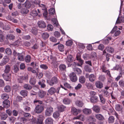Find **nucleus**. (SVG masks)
I'll return each mask as SVG.
<instances>
[{"instance_id":"nucleus-1","label":"nucleus","mask_w":124,"mask_h":124,"mask_svg":"<svg viewBox=\"0 0 124 124\" xmlns=\"http://www.w3.org/2000/svg\"><path fill=\"white\" fill-rule=\"evenodd\" d=\"M44 106L43 105H38L35 108L34 111L37 114H40L44 110Z\"/></svg>"},{"instance_id":"nucleus-2","label":"nucleus","mask_w":124,"mask_h":124,"mask_svg":"<svg viewBox=\"0 0 124 124\" xmlns=\"http://www.w3.org/2000/svg\"><path fill=\"white\" fill-rule=\"evenodd\" d=\"M53 109L52 107L49 106L46 108L45 110V115L46 116H49L52 114Z\"/></svg>"},{"instance_id":"nucleus-3","label":"nucleus","mask_w":124,"mask_h":124,"mask_svg":"<svg viewBox=\"0 0 124 124\" xmlns=\"http://www.w3.org/2000/svg\"><path fill=\"white\" fill-rule=\"evenodd\" d=\"M47 82L50 86H53L58 83V80L57 78L54 77L52 78L50 81H47Z\"/></svg>"},{"instance_id":"nucleus-4","label":"nucleus","mask_w":124,"mask_h":124,"mask_svg":"<svg viewBox=\"0 0 124 124\" xmlns=\"http://www.w3.org/2000/svg\"><path fill=\"white\" fill-rule=\"evenodd\" d=\"M69 76L70 80L73 82H75L78 80L76 74L74 72H72L70 73L69 75Z\"/></svg>"},{"instance_id":"nucleus-5","label":"nucleus","mask_w":124,"mask_h":124,"mask_svg":"<svg viewBox=\"0 0 124 124\" xmlns=\"http://www.w3.org/2000/svg\"><path fill=\"white\" fill-rule=\"evenodd\" d=\"M4 79L6 81H10L11 79V76L10 74L4 73L2 75Z\"/></svg>"},{"instance_id":"nucleus-6","label":"nucleus","mask_w":124,"mask_h":124,"mask_svg":"<svg viewBox=\"0 0 124 124\" xmlns=\"http://www.w3.org/2000/svg\"><path fill=\"white\" fill-rule=\"evenodd\" d=\"M44 118V117L43 115H39L37 118V124H43V121Z\"/></svg>"},{"instance_id":"nucleus-7","label":"nucleus","mask_w":124,"mask_h":124,"mask_svg":"<svg viewBox=\"0 0 124 124\" xmlns=\"http://www.w3.org/2000/svg\"><path fill=\"white\" fill-rule=\"evenodd\" d=\"M38 26L39 28H45L46 26V24L45 22L43 21H39L38 23Z\"/></svg>"},{"instance_id":"nucleus-8","label":"nucleus","mask_w":124,"mask_h":124,"mask_svg":"<svg viewBox=\"0 0 124 124\" xmlns=\"http://www.w3.org/2000/svg\"><path fill=\"white\" fill-rule=\"evenodd\" d=\"M9 61L8 58L6 56H5L3 58L0 63L1 66H3L5 65Z\"/></svg>"},{"instance_id":"nucleus-9","label":"nucleus","mask_w":124,"mask_h":124,"mask_svg":"<svg viewBox=\"0 0 124 124\" xmlns=\"http://www.w3.org/2000/svg\"><path fill=\"white\" fill-rule=\"evenodd\" d=\"M3 107L6 108H8L10 105V103L8 100H5L3 102Z\"/></svg>"},{"instance_id":"nucleus-10","label":"nucleus","mask_w":124,"mask_h":124,"mask_svg":"<svg viewBox=\"0 0 124 124\" xmlns=\"http://www.w3.org/2000/svg\"><path fill=\"white\" fill-rule=\"evenodd\" d=\"M92 109L96 113H99L100 112V108L99 106L94 105L92 108Z\"/></svg>"},{"instance_id":"nucleus-11","label":"nucleus","mask_w":124,"mask_h":124,"mask_svg":"<svg viewBox=\"0 0 124 124\" xmlns=\"http://www.w3.org/2000/svg\"><path fill=\"white\" fill-rule=\"evenodd\" d=\"M71 101V100L68 97L65 98L63 101V103L65 104H70Z\"/></svg>"},{"instance_id":"nucleus-12","label":"nucleus","mask_w":124,"mask_h":124,"mask_svg":"<svg viewBox=\"0 0 124 124\" xmlns=\"http://www.w3.org/2000/svg\"><path fill=\"white\" fill-rule=\"evenodd\" d=\"M95 85L97 88L99 89H101L103 87L102 83L99 81H97L95 83Z\"/></svg>"},{"instance_id":"nucleus-13","label":"nucleus","mask_w":124,"mask_h":124,"mask_svg":"<svg viewBox=\"0 0 124 124\" xmlns=\"http://www.w3.org/2000/svg\"><path fill=\"white\" fill-rule=\"evenodd\" d=\"M53 120L52 118L50 117L46 119L45 121V124H53Z\"/></svg>"},{"instance_id":"nucleus-14","label":"nucleus","mask_w":124,"mask_h":124,"mask_svg":"<svg viewBox=\"0 0 124 124\" xmlns=\"http://www.w3.org/2000/svg\"><path fill=\"white\" fill-rule=\"evenodd\" d=\"M115 109L117 111H120L122 110L123 107L121 105L117 104L115 105Z\"/></svg>"},{"instance_id":"nucleus-15","label":"nucleus","mask_w":124,"mask_h":124,"mask_svg":"<svg viewBox=\"0 0 124 124\" xmlns=\"http://www.w3.org/2000/svg\"><path fill=\"white\" fill-rule=\"evenodd\" d=\"M59 71H65L66 68V66L64 64H61L59 65Z\"/></svg>"},{"instance_id":"nucleus-16","label":"nucleus","mask_w":124,"mask_h":124,"mask_svg":"<svg viewBox=\"0 0 124 124\" xmlns=\"http://www.w3.org/2000/svg\"><path fill=\"white\" fill-rule=\"evenodd\" d=\"M98 97L96 96L90 97V101L92 103L96 102L98 100Z\"/></svg>"},{"instance_id":"nucleus-17","label":"nucleus","mask_w":124,"mask_h":124,"mask_svg":"<svg viewBox=\"0 0 124 124\" xmlns=\"http://www.w3.org/2000/svg\"><path fill=\"white\" fill-rule=\"evenodd\" d=\"M73 60V56L70 55H68L67 57V62L69 64L68 62L70 63L72 62Z\"/></svg>"},{"instance_id":"nucleus-18","label":"nucleus","mask_w":124,"mask_h":124,"mask_svg":"<svg viewBox=\"0 0 124 124\" xmlns=\"http://www.w3.org/2000/svg\"><path fill=\"white\" fill-rule=\"evenodd\" d=\"M46 94L45 92L42 90H40L38 92L39 97L41 98H43L44 97Z\"/></svg>"},{"instance_id":"nucleus-19","label":"nucleus","mask_w":124,"mask_h":124,"mask_svg":"<svg viewBox=\"0 0 124 124\" xmlns=\"http://www.w3.org/2000/svg\"><path fill=\"white\" fill-rule=\"evenodd\" d=\"M48 92L50 94L52 95L55 93L56 89L54 87H52L48 90Z\"/></svg>"},{"instance_id":"nucleus-20","label":"nucleus","mask_w":124,"mask_h":124,"mask_svg":"<svg viewBox=\"0 0 124 124\" xmlns=\"http://www.w3.org/2000/svg\"><path fill=\"white\" fill-rule=\"evenodd\" d=\"M105 50L107 51L110 53H113L114 51V48L110 46H108L106 47Z\"/></svg>"},{"instance_id":"nucleus-21","label":"nucleus","mask_w":124,"mask_h":124,"mask_svg":"<svg viewBox=\"0 0 124 124\" xmlns=\"http://www.w3.org/2000/svg\"><path fill=\"white\" fill-rule=\"evenodd\" d=\"M96 78V76L93 74L90 75L89 76V80L91 82L94 81L95 80Z\"/></svg>"},{"instance_id":"nucleus-22","label":"nucleus","mask_w":124,"mask_h":124,"mask_svg":"<svg viewBox=\"0 0 124 124\" xmlns=\"http://www.w3.org/2000/svg\"><path fill=\"white\" fill-rule=\"evenodd\" d=\"M83 112L85 114L89 115L92 113V110L90 109L85 108L83 109Z\"/></svg>"},{"instance_id":"nucleus-23","label":"nucleus","mask_w":124,"mask_h":124,"mask_svg":"<svg viewBox=\"0 0 124 124\" xmlns=\"http://www.w3.org/2000/svg\"><path fill=\"white\" fill-rule=\"evenodd\" d=\"M75 104L77 106L79 107H81L83 105V102L81 101L77 100L75 102Z\"/></svg>"},{"instance_id":"nucleus-24","label":"nucleus","mask_w":124,"mask_h":124,"mask_svg":"<svg viewBox=\"0 0 124 124\" xmlns=\"http://www.w3.org/2000/svg\"><path fill=\"white\" fill-rule=\"evenodd\" d=\"M11 69L10 66L8 65H6L5 67V69L4 70V73L7 74L10 71Z\"/></svg>"},{"instance_id":"nucleus-25","label":"nucleus","mask_w":124,"mask_h":124,"mask_svg":"<svg viewBox=\"0 0 124 124\" xmlns=\"http://www.w3.org/2000/svg\"><path fill=\"white\" fill-rule=\"evenodd\" d=\"M36 82V79L34 77H31L30 81V83L32 85H34Z\"/></svg>"},{"instance_id":"nucleus-26","label":"nucleus","mask_w":124,"mask_h":124,"mask_svg":"<svg viewBox=\"0 0 124 124\" xmlns=\"http://www.w3.org/2000/svg\"><path fill=\"white\" fill-rule=\"evenodd\" d=\"M1 97L2 99L5 100H8L9 96L8 94L6 93H4L1 95Z\"/></svg>"},{"instance_id":"nucleus-27","label":"nucleus","mask_w":124,"mask_h":124,"mask_svg":"<svg viewBox=\"0 0 124 124\" xmlns=\"http://www.w3.org/2000/svg\"><path fill=\"white\" fill-rule=\"evenodd\" d=\"M95 117L96 118L100 120H103L104 119V117L102 115L100 114L95 115Z\"/></svg>"},{"instance_id":"nucleus-28","label":"nucleus","mask_w":124,"mask_h":124,"mask_svg":"<svg viewBox=\"0 0 124 124\" xmlns=\"http://www.w3.org/2000/svg\"><path fill=\"white\" fill-rule=\"evenodd\" d=\"M79 80L80 83L81 84H83L85 82L86 79L84 76H81L79 77Z\"/></svg>"},{"instance_id":"nucleus-29","label":"nucleus","mask_w":124,"mask_h":124,"mask_svg":"<svg viewBox=\"0 0 124 124\" xmlns=\"http://www.w3.org/2000/svg\"><path fill=\"white\" fill-rule=\"evenodd\" d=\"M6 39H7L12 40L15 38L14 36L11 34H8L6 35L5 37Z\"/></svg>"},{"instance_id":"nucleus-30","label":"nucleus","mask_w":124,"mask_h":124,"mask_svg":"<svg viewBox=\"0 0 124 124\" xmlns=\"http://www.w3.org/2000/svg\"><path fill=\"white\" fill-rule=\"evenodd\" d=\"M66 107L63 105H61L59 106L58 108V109L59 111L61 112L63 111Z\"/></svg>"},{"instance_id":"nucleus-31","label":"nucleus","mask_w":124,"mask_h":124,"mask_svg":"<svg viewBox=\"0 0 124 124\" xmlns=\"http://www.w3.org/2000/svg\"><path fill=\"white\" fill-rule=\"evenodd\" d=\"M55 13V9L54 8H50L49 10V14L50 16L53 15Z\"/></svg>"},{"instance_id":"nucleus-32","label":"nucleus","mask_w":124,"mask_h":124,"mask_svg":"<svg viewBox=\"0 0 124 124\" xmlns=\"http://www.w3.org/2000/svg\"><path fill=\"white\" fill-rule=\"evenodd\" d=\"M21 94L23 96L25 97L27 96L28 93V92L26 90H22L20 92Z\"/></svg>"},{"instance_id":"nucleus-33","label":"nucleus","mask_w":124,"mask_h":124,"mask_svg":"<svg viewBox=\"0 0 124 124\" xmlns=\"http://www.w3.org/2000/svg\"><path fill=\"white\" fill-rule=\"evenodd\" d=\"M28 79V75L26 74L24 76L20 77V80L19 82L20 83H22V82L23 80H26Z\"/></svg>"},{"instance_id":"nucleus-34","label":"nucleus","mask_w":124,"mask_h":124,"mask_svg":"<svg viewBox=\"0 0 124 124\" xmlns=\"http://www.w3.org/2000/svg\"><path fill=\"white\" fill-rule=\"evenodd\" d=\"M73 119H79L82 121H84V116L83 115H80L77 117H74Z\"/></svg>"},{"instance_id":"nucleus-35","label":"nucleus","mask_w":124,"mask_h":124,"mask_svg":"<svg viewBox=\"0 0 124 124\" xmlns=\"http://www.w3.org/2000/svg\"><path fill=\"white\" fill-rule=\"evenodd\" d=\"M112 70H119L120 71H121L122 70V68L121 66L118 65H116L114 67Z\"/></svg>"},{"instance_id":"nucleus-36","label":"nucleus","mask_w":124,"mask_h":124,"mask_svg":"<svg viewBox=\"0 0 124 124\" xmlns=\"http://www.w3.org/2000/svg\"><path fill=\"white\" fill-rule=\"evenodd\" d=\"M30 15H31L32 17H34L38 15V13L35 10H33L31 12Z\"/></svg>"},{"instance_id":"nucleus-37","label":"nucleus","mask_w":124,"mask_h":124,"mask_svg":"<svg viewBox=\"0 0 124 124\" xmlns=\"http://www.w3.org/2000/svg\"><path fill=\"white\" fill-rule=\"evenodd\" d=\"M99 96L101 102L103 104L105 103L106 100L103 97L102 95L101 94H99Z\"/></svg>"},{"instance_id":"nucleus-38","label":"nucleus","mask_w":124,"mask_h":124,"mask_svg":"<svg viewBox=\"0 0 124 124\" xmlns=\"http://www.w3.org/2000/svg\"><path fill=\"white\" fill-rule=\"evenodd\" d=\"M114 119H115L113 116H111L108 118V122L110 123H113L114 122Z\"/></svg>"},{"instance_id":"nucleus-39","label":"nucleus","mask_w":124,"mask_h":124,"mask_svg":"<svg viewBox=\"0 0 124 124\" xmlns=\"http://www.w3.org/2000/svg\"><path fill=\"white\" fill-rule=\"evenodd\" d=\"M11 88L9 85L6 86L4 88V90L6 92H8L11 90Z\"/></svg>"},{"instance_id":"nucleus-40","label":"nucleus","mask_w":124,"mask_h":124,"mask_svg":"<svg viewBox=\"0 0 124 124\" xmlns=\"http://www.w3.org/2000/svg\"><path fill=\"white\" fill-rule=\"evenodd\" d=\"M103 93L104 96L105 97H107L110 95V93L108 92L107 90H103Z\"/></svg>"},{"instance_id":"nucleus-41","label":"nucleus","mask_w":124,"mask_h":124,"mask_svg":"<svg viewBox=\"0 0 124 124\" xmlns=\"http://www.w3.org/2000/svg\"><path fill=\"white\" fill-rule=\"evenodd\" d=\"M24 88L26 89L30 90L31 89L32 87L29 84H25L23 86Z\"/></svg>"},{"instance_id":"nucleus-42","label":"nucleus","mask_w":124,"mask_h":124,"mask_svg":"<svg viewBox=\"0 0 124 124\" xmlns=\"http://www.w3.org/2000/svg\"><path fill=\"white\" fill-rule=\"evenodd\" d=\"M18 59L20 61H23L24 60L23 55L21 54H19L18 56Z\"/></svg>"},{"instance_id":"nucleus-43","label":"nucleus","mask_w":124,"mask_h":124,"mask_svg":"<svg viewBox=\"0 0 124 124\" xmlns=\"http://www.w3.org/2000/svg\"><path fill=\"white\" fill-rule=\"evenodd\" d=\"M49 36L48 34L46 32H44L42 34V37L44 39H46L48 38Z\"/></svg>"},{"instance_id":"nucleus-44","label":"nucleus","mask_w":124,"mask_h":124,"mask_svg":"<svg viewBox=\"0 0 124 124\" xmlns=\"http://www.w3.org/2000/svg\"><path fill=\"white\" fill-rule=\"evenodd\" d=\"M31 31L32 33L34 35H36L37 34L38 30L36 28H32Z\"/></svg>"},{"instance_id":"nucleus-45","label":"nucleus","mask_w":124,"mask_h":124,"mask_svg":"<svg viewBox=\"0 0 124 124\" xmlns=\"http://www.w3.org/2000/svg\"><path fill=\"white\" fill-rule=\"evenodd\" d=\"M58 48L60 51L62 52L64 51V47L62 44H60L58 46Z\"/></svg>"},{"instance_id":"nucleus-46","label":"nucleus","mask_w":124,"mask_h":124,"mask_svg":"<svg viewBox=\"0 0 124 124\" xmlns=\"http://www.w3.org/2000/svg\"><path fill=\"white\" fill-rule=\"evenodd\" d=\"M52 20L53 22L54 26H56V27H57L58 26V23L56 19L55 18L53 19H52Z\"/></svg>"},{"instance_id":"nucleus-47","label":"nucleus","mask_w":124,"mask_h":124,"mask_svg":"<svg viewBox=\"0 0 124 124\" xmlns=\"http://www.w3.org/2000/svg\"><path fill=\"white\" fill-rule=\"evenodd\" d=\"M75 71L78 74H81L82 72L81 70L80 69L76 68L75 69Z\"/></svg>"},{"instance_id":"nucleus-48","label":"nucleus","mask_w":124,"mask_h":124,"mask_svg":"<svg viewBox=\"0 0 124 124\" xmlns=\"http://www.w3.org/2000/svg\"><path fill=\"white\" fill-rule=\"evenodd\" d=\"M53 26L50 24H48L47 25V29L49 31H52L53 30Z\"/></svg>"},{"instance_id":"nucleus-49","label":"nucleus","mask_w":124,"mask_h":124,"mask_svg":"<svg viewBox=\"0 0 124 124\" xmlns=\"http://www.w3.org/2000/svg\"><path fill=\"white\" fill-rule=\"evenodd\" d=\"M54 36L57 38L60 37L61 36V34L60 32L57 31H55L54 33Z\"/></svg>"},{"instance_id":"nucleus-50","label":"nucleus","mask_w":124,"mask_h":124,"mask_svg":"<svg viewBox=\"0 0 124 124\" xmlns=\"http://www.w3.org/2000/svg\"><path fill=\"white\" fill-rule=\"evenodd\" d=\"M25 62H30L31 60V57L29 55H27L25 58Z\"/></svg>"},{"instance_id":"nucleus-51","label":"nucleus","mask_w":124,"mask_h":124,"mask_svg":"<svg viewBox=\"0 0 124 124\" xmlns=\"http://www.w3.org/2000/svg\"><path fill=\"white\" fill-rule=\"evenodd\" d=\"M59 113L58 112H56L54 113L53 114V117L55 118H57L59 116Z\"/></svg>"},{"instance_id":"nucleus-52","label":"nucleus","mask_w":124,"mask_h":124,"mask_svg":"<svg viewBox=\"0 0 124 124\" xmlns=\"http://www.w3.org/2000/svg\"><path fill=\"white\" fill-rule=\"evenodd\" d=\"M6 53L10 55L12 53V51L11 49L8 48L6 49L5 50Z\"/></svg>"},{"instance_id":"nucleus-53","label":"nucleus","mask_w":124,"mask_h":124,"mask_svg":"<svg viewBox=\"0 0 124 124\" xmlns=\"http://www.w3.org/2000/svg\"><path fill=\"white\" fill-rule=\"evenodd\" d=\"M29 11L26 8H24L22 9L21 12L24 14H25L27 13Z\"/></svg>"},{"instance_id":"nucleus-54","label":"nucleus","mask_w":124,"mask_h":124,"mask_svg":"<svg viewBox=\"0 0 124 124\" xmlns=\"http://www.w3.org/2000/svg\"><path fill=\"white\" fill-rule=\"evenodd\" d=\"M30 120V123L31 124H34L36 122L37 123L36 119L35 118H33L31 120L29 119V121Z\"/></svg>"},{"instance_id":"nucleus-55","label":"nucleus","mask_w":124,"mask_h":124,"mask_svg":"<svg viewBox=\"0 0 124 124\" xmlns=\"http://www.w3.org/2000/svg\"><path fill=\"white\" fill-rule=\"evenodd\" d=\"M16 119V118L14 117H11L9 118V120L11 123H13L14 122Z\"/></svg>"},{"instance_id":"nucleus-56","label":"nucleus","mask_w":124,"mask_h":124,"mask_svg":"<svg viewBox=\"0 0 124 124\" xmlns=\"http://www.w3.org/2000/svg\"><path fill=\"white\" fill-rule=\"evenodd\" d=\"M85 85L87 87L88 89L91 88L93 87L92 85L89 83H86Z\"/></svg>"},{"instance_id":"nucleus-57","label":"nucleus","mask_w":124,"mask_h":124,"mask_svg":"<svg viewBox=\"0 0 124 124\" xmlns=\"http://www.w3.org/2000/svg\"><path fill=\"white\" fill-rule=\"evenodd\" d=\"M8 117V116L5 113L1 116V119L2 120H5Z\"/></svg>"},{"instance_id":"nucleus-58","label":"nucleus","mask_w":124,"mask_h":124,"mask_svg":"<svg viewBox=\"0 0 124 124\" xmlns=\"http://www.w3.org/2000/svg\"><path fill=\"white\" fill-rule=\"evenodd\" d=\"M72 43V41L70 40H69L66 41V45L68 46H71Z\"/></svg>"},{"instance_id":"nucleus-59","label":"nucleus","mask_w":124,"mask_h":124,"mask_svg":"<svg viewBox=\"0 0 124 124\" xmlns=\"http://www.w3.org/2000/svg\"><path fill=\"white\" fill-rule=\"evenodd\" d=\"M71 111L74 115H77L78 114L77 109L75 108H73L71 109Z\"/></svg>"},{"instance_id":"nucleus-60","label":"nucleus","mask_w":124,"mask_h":124,"mask_svg":"<svg viewBox=\"0 0 124 124\" xmlns=\"http://www.w3.org/2000/svg\"><path fill=\"white\" fill-rule=\"evenodd\" d=\"M25 5L26 8H29L31 6L30 3L29 1H26L25 3Z\"/></svg>"},{"instance_id":"nucleus-61","label":"nucleus","mask_w":124,"mask_h":124,"mask_svg":"<svg viewBox=\"0 0 124 124\" xmlns=\"http://www.w3.org/2000/svg\"><path fill=\"white\" fill-rule=\"evenodd\" d=\"M104 46L102 44H100L98 46V49L101 50H102L104 48Z\"/></svg>"},{"instance_id":"nucleus-62","label":"nucleus","mask_w":124,"mask_h":124,"mask_svg":"<svg viewBox=\"0 0 124 124\" xmlns=\"http://www.w3.org/2000/svg\"><path fill=\"white\" fill-rule=\"evenodd\" d=\"M40 67L41 68L44 70H46L48 68L47 66L45 64H41L40 65Z\"/></svg>"},{"instance_id":"nucleus-63","label":"nucleus","mask_w":124,"mask_h":124,"mask_svg":"<svg viewBox=\"0 0 124 124\" xmlns=\"http://www.w3.org/2000/svg\"><path fill=\"white\" fill-rule=\"evenodd\" d=\"M14 72L15 73L17 72L19 70L18 67L16 65H15L14 66V68L13 69Z\"/></svg>"},{"instance_id":"nucleus-64","label":"nucleus","mask_w":124,"mask_h":124,"mask_svg":"<svg viewBox=\"0 0 124 124\" xmlns=\"http://www.w3.org/2000/svg\"><path fill=\"white\" fill-rule=\"evenodd\" d=\"M105 79V76L104 75H101L99 77V79L102 81H103Z\"/></svg>"}]
</instances>
